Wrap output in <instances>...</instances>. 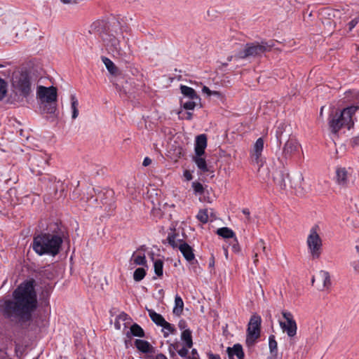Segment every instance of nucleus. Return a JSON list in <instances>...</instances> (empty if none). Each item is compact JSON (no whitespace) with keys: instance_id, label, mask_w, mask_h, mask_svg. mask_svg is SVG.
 <instances>
[{"instance_id":"nucleus-1","label":"nucleus","mask_w":359,"mask_h":359,"mask_svg":"<svg viewBox=\"0 0 359 359\" xmlns=\"http://www.w3.org/2000/svg\"><path fill=\"white\" fill-rule=\"evenodd\" d=\"M13 299L4 301L0 311L4 317L23 327L32 318L38 306L33 280L22 283L13 292Z\"/></svg>"},{"instance_id":"nucleus-2","label":"nucleus","mask_w":359,"mask_h":359,"mask_svg":"<svg viewBox=\"0 0 359 359\" xmlns=\"http://www.w3.org/2000/svg\"><path fill=\"white\" fill-rule=\"evenodd\" d=\"M93 27L100 37L108 53L114 57L119 58L127 62L130 57V50L128 45V39L125 42L124 47H121L120 41L114 35L117 34V30L121 31L122 27L118 20L106 22L104 20L97 21L93 24Z\"/></svg>"},{"instance_id":"nucleus-3","label":"nucleus","mask_w":359,"mask_h":359,"mask_svg":"<svg viewBox=\"0 0 359 359\" xmlns=\"http://www.w3.org/2000/svg\"><path fill=\"white\" fill-rule=\"evenodd\" d=\"M50 233H41L34 236L32 248L39 255H57L60 250L64 236L61 224L55 222L49 225Z\"/></svg>"},{"instance_id":"nucleus-4","label":"nucleus","mask_w":359,"mask_h":359,"mask_svg":"<svg viewBox=\"0 0 359 359\" xmlns=\"http://www.w3.org/2000/svg\"><path fill=\"white\" fill-rule=\"evenodd\" d=\"M358 109V106H350L341 111L331 112L328 117V124L332 133L336 134L342 128L351 129L354 123L353 115Z\"/></svg>"},{"instance_id":"nucleus-5","label":"nucleus","mask_w":359,"mask_h":359,"mask_svg":"<svg viewBox=\"0 0 359 359\" xmlns=\"http://www.w3.org/2000/svg\"><path fill=\"white\" fill-rule=\"evenodd\" d=\"M274 45L273 41L248 43L242 50L235 55V58L244 60L261 57L264 53L271 51Z\"/></svg>"},{"instance_id":"nucleus-6","label":"nucleus","mask_w":359,"mask_h":359,"mask_svg":"<svg viewBox=\"0 0 359 359\" xmlns=\"http://www.w3.org/2000/svg\"><path fill=\"white\" fill-rule=\"evenodd\" d=\"M13 88L15 94L27 98L32 93V76L27 72H22L13 79Z\"/></svg>"},{"instance_id":"nucleus-7","label":"nucleus","mask_w":359,"mask_h":359,"mask_svg":"<svg viewBox=\"0 0 359 359\" xmlns=\"http://www.w3.org/2000/svg\"><path fill=\"white\" fill-rule=\"evenodd\" d=\"M306 243L312 259H319L323 251V242L317 232V226L312 227L310 230Z\"/></svg>"},{"instance_id":"nucleus-8","label":"nucleus","mask_w":359,"mask_h":359,"mask_svg":"<svg viewBox=\"0 0 359 359\" xmlns=\"http://www.w3.org/2000/svg\"><path fill=\"white\" fill-rule=\"evenodd\" d=\"M261 324V316L256 313L253 314L250 319L247 329L245 342L248 346L253 345L255 341L260 337Z\"/></svg>"},{"instance_id":"nucleus-9","label":"nucleus","mask_w":359,"mask_h":359,"mask_svg":"<svg viewBox=\"0 0 359 359\" xmlns=\"http://www.w3.org/2000/svg\"><path fill=\"white\" fill-rule=\"evenodd\" d=\"M299 144L294 138L289 137L286 142L284 144L281 154L278 156V160L283 165L287 163L298 152Z\"/></svg>"},{"instance_id":"nucleus-10","label":"nucleus","mask_w":359,"mask_h":359,"mask_svg":"<svg viewBox=\"0 0 359 359\" xmlns=\"http://www.w3.org/2000/svg\"><path fill=\"white\" fill-rule=\"evenodd\" d=\"M282 315L285 318V322L280 321V327L283 332H285L290 339H292L297 334V323L294 319L293 315L291 312L287 311H283Z\"/></svg>"},{"instance_id":"nucleus-11","label":"nucleus","mask_w":359,"mask_h":359,"mask_svg":"<svg viewBox=\"0 0 359 359\" xmlns=\"http://www.w3.org/2000/svg\"><path fill=\"white\" fill-rule=\"evenodd\" d=\"M33 172L42 173L48 163V158L46 154H36L29 159Z\"/></svg>"},{"instance_id":"nucleus-12","label":"nucleus","mask_w":359,"mask_h":359,"mask_svg":"<svg viewBox=\"0 0 359 359\" xmlns=\"http://www.w3.org/2000/svg\"><path fill=\"white\" fill-rule=\"evenodd\" d=\"M37 95L41 102H57V88L54 86H39L37 88Z\"/></svg>"},{"instance_id":"nucleus-13","label":"nucleus","mask_w":359,"mask_h":359,"mask_svg":"<svg viewBox=\"0 0 359 359\" xmlns=\"http://www.w3.org/2000/svg\"><path fill=\"white\" fill-rule=\"evenodd\" d=\"M93 190L95 194H97L103 205H111L114 203V192L112 189L93 188Z\"/></svg>"},{"instance_id":"nucleus-14","label":"nucleus","mask_w":359,"mask_h":359,"mask_svg":"<svg viewBox=\"0 0 359 359\" xmlns=\"http://www.w3.org/2000/svg\"><path fill=\"white\" fill-rule=\"evenodd\" d=\"M273 179L276 185L280 189H285L287 187L286 180L289 179V173L283 168L282 170H276L273 174Z\"/></svg>"},{"instance_id":"nucleus-15","label":"nucleus","mask_w":359,"mask_h":359,"mask_svg":"<svg viewBox=\"0 0 359 359\" xmlns=\"http://www.w3.org/2000/svg\"><path fill=\"white\" fill-rule=\"evenodd\" d=\"M180 242L178 249L180 250L183 257L187 262H192L195 259L193 248L184 241L178 240Z\"/></svg>"},{"instance_id":"nucleus-16","label":"nucleus","mask_w":359,"mask_h":359,"mask_svg":"<svg viewBox=\"0 0 359 359\" xmlns=\"http://www.w3.org/2000/svg\"><path fill=\"white\" fill-rule=\"evenodd\" d=\"M207 147V136L205 134L199 135L196 138L194 151L197 156H203Z\"/></svg>"},{"instance_id":"nucleus-17","label":"nucleus","mask_w":359,"mask_h":359,"mask_svg":"<svg viewBox=\"0 0 359 359\" xmlns=\"http://www.w3.org/2000/svg\"><path fill=\"white\" fill-rule=\"evenodd\" d=\"M226 352L229 359H233L234 356H236L238 359H245L243 346L240 344H236L233 347H228Z\"/></svg>"},{"instance_id":"nucleus-18","label":"nucleus","mask_w":359,"mask_h":359,"mask_svg":"<svg viewBox=\"0 0 359 359\" xmlns=\"http://www.w3.org/2000/svg\"><path fill=\"white\" fill-rule=\"evenodd\" d=\"M41 111L43 114H50L52 117H56L57 102H41Z\"/></svg>"},{"instance_id":"nucleus-19","label":"nucleus","mask_w":359,"mask_h":359,"mask_svg":"<svg viewBox=\"0 0 359 359\" xmlns=\"http://www.w3.org/2000/svg\"><path fill=\"white\" fill-rule=\"evenodd\" d=\"M263 149H264V140L262 137H259L256 140V142L254 144L253 151L252 154V158L256 163L259 162V159L262 155Z\"/></svg>"},{"instance_id":"nucleus-20","label":"nucleus","mask_w":359,"mask_h":359,"mask_svg":"<svg viewBox=\"0 0 359 359\" xmlns=\"http://www.w3.org/2000/svg\"><path fill=\"white\" fill-rule=\"evenodd\" d=\"M269 348L270 355L267 359H277L278 358V343L273 334L269 337Z\"/></svg>"},{"instance_id":"nucleus-21","label":"nucleus","mask_w":359,"mask_h":359,"mask_svg":"<svg viewBox=\"0 0 359 359\" xmlns=\"http://www.w3.org/2000/svg\"><path fill=\"white\" fill-rule=\"evenodd\" d=\"M348 172L346 168H337L336 170L337 182L340 185H346L348 182Z\"/></svg>"},{"instance_id":"nucleus-22","label":"nucleus","mask_w":359,"mask_h":359,"mask_svg":"<svg viewBox=\"0 0 359 359\" xmlns=\"http://www.w3.org/2000/svg\"><path fill=\"white\" fill-rule=\"evenodd\" d=\"M180 90L184 97H187L189 100H197L198 102L201 100L200 96L196 93V90L191 87L181 85Z\"/></svg>"},{"instance_id":"nucleus-23","label":"nucleus","mask_w":359,"mask_h":359,"mask_svg":"<svg viewBox=\"0 0 359 359\" xmlns=\"http://www.w3.org/2000/svg\"><path fill=\"white\" fill-rule=\"evenodd\" d=\"M286 128H287V125L283 122L280 123L276 128V137L278 146H280V144L282 143V140L284 137L290 136V134L289 133H287L285 135H284V134L286 133Z\"/></svg>"},{"instance_id":"nucleus-24","label":"nucleus","mask_w":359,"mask_h":359,"mask_svg":"<svg viewBox=\"0 0 359 359\" xmlns=\"http://www.w3.org/2000/svg\"><path fill=\"white\" fill-rule=\"evenodd\" d=\"M135 345L136 348L143 353H150L152 352L153 347L147 341L136 339L135 341Z\"/></svg>"},{"instance_id":"nucleus-25","label":"nucleus","mask_w":359,"mask_h":359,"mask_svg":"<svg viewBox=\"0 0 359 359\" xmlns=\"http://www.w3.org/2000/svg\"><path fill=\"white\" fill-rule=\"evenodd\" d=\"M192 161L196 163L197 168L201 170V172L203 173L209 172V168L205 158H203V156H197L195 154V156L192 157Z\"/></svg>"},{"instance_id":"nucleus-26","label":"nucleus","mask_w":359,"mask_h":359,"mask_svg":"<svg viewBox=\"0 0 359 359\" xmlns=\"http://www.w3.org/2000/svg\"><path fill=\"white\" fill-rule=\"evenodd\" d=\"M132 336L144 337V331L138 324L134 323L131 325L130 331L126 333V337L128 339H130Z\"/></svg>"},{"instance_id":"nucleus-27","label":"nucleus","mask_w":359,"mask_h":359,"mask_svg":"<svg viewBox=\"0 0 359 359\" xmlns=\"http://www.w3.org/2000/svg\"><path fill=\"white\" fill-rule=\"evenodd\" d=\"M102 61L104 64L106 68L109 72V73L112 75H117L119 73V70L118 67L115 65V64L108 57H102Z\"/></svg>"},{"instance_id":"nucleus-28","label":"nucleus","mask_w":359,"mask_h":359,"mask_svg":"<svg viewBox=\"0 0 359 359\" xmlns=\"http://www.w3.org/2000/svg\"><path fill=\"white\" fill-rule=\"evenodd\" d=\"M181 339L184 342L185 346L187 348H191L193 346L191 331L189 329H186L182 331L181 334Z\"/></svg>"},{"instance_id":"nucleus-29","label":"nucleus","mask_w":359,"mask_h":359,"mask_svg":"<svg viewBox=\"0 0 359 359\" xmlns=\"http://www.w3.org/2000/svg\"><path fill=\"white\" fill-rule=\"evenodd\" d=\"M149 316L151 320L157 325L161 326L165 321L164 318L159 313H157L152 309H147Z\"/></svg>"},{"instance_id":"nucleus-30","label":"nucleus","mask_w":359,"mask_h":359,"mask_svg":"<svg viewBox=\"0 0 359 359\" xmlns=\"http://www.w3.org/2000/svg\"><path fill=\"white\" fill-rule=\"evenodd\" d=\"M319 276L323 280V288L320 289V290H323V289H329L332 285L330 276L328 271L321 270L319 272Z\"/></svg>"},{"instance_id":"nucleus-31","label":"nucleus","mask_w":359,"mask_h":359,"mask_svg":"<svg viewBox=\"0 0 359 359\" xmlns=\"http://www.w3.org/2000/svg\"><path fill=\"white\" fill-rule=\"evenodd\" d=\"M151 259L154 261V268L155 274L161 277L163 274V261L162 259L154 260V254L151 255Z\"/></svg>"},{"instance_id":"nucleus-32","label":"nucleus","mask_w":359,"mask_h":359,"mask_svg":"<svg viewBox=\"0 0 359 359\" xmlns=\"http://www.w3.org/2000/svg\"><path fill=\"white\" fill-rule=\"evenodd\" d=\"M184 308V302L182 299L178 296L176 295L175 298V306L173 308V313L176 316H180L182 313Z\"/></svg>"},{"instance_id":"nucleus-33","label":"nucleus","mask_w":359,"mask_h":359,"mask_svg":"<svg viewBox=\"0 0 359 359\" xmlns=\"http://www.w3.org/2000/svg\"><path fill=\"white\" fill-rule=\"evenodd\" d=\"M217 233L224 238H233L235 233L228 227H222L217 230Z\"/></svg>"},{"instance_id":"nucleus-34","label":"nucleus","mask_w":359,"mask_h":359,"mask_svg":"<svg viewBox=\"0 0 359 359\" xmlns=\"http://www.w3.org/2000/svg\"><path fill=\"white\" fill-rule=\"evenodd\" d=\"M179 236L178 233H176L175 232L169 233L167 237V241L168 243L172 248H178L180 242L178 240H180V238H177Z\"/></svg>"},{"instance_id":"nucleus-35","label":"nucleus","mask_w":359,"mask_h":359,"mask_svg":"<svg viewBox=\"0 0 359 359\" xmlns=\"http://www.w3.org/2000/svg\"><path fill=\"white\" fill-rule=\"evenodd\" d=\"M71 109L72 111V118L75 119L78 117L79 115V102L74 95H71Z\"/></svg>"},{"instance_id":"nucleus-36","label":"nucleus","mask_w":359,"mask_h":359,"mask_svg":"<svg viewBox=\"0 0 359 359\" xmlns=\"http://www.w3.org/2000/svg\"><path fill=\"white\" fill-rule=\"evenodd\" d=\"M197 100H184V97L180 98V106L186 110H193L196 106Z\"/></svg>"},{"instance_id":"nucleus-37","label":"nucleus","mask_w":359,"mask_h":359,"mask_svg":"<svg viewBox=\"0 0 359 359\" xmlns=\"http://www.w3.org/2000/svg\"><path fill=\"white\" fill-rule=\"evenodd\" d=\"M146 276V271L143 268H137L133 273V278L135 281H141Z\"/></svg>"},{"instance_id":"nucleus-38","label":"nucleus","mask_w":359,"mask_h":359,"mask_svg":"<svg viewBox=\"0 0 359 359\" xmlns=\"http://www.w3.org/2000/svg\"><path fill=\"white\" fill-rule=\"evenodd\" d=\"M196 218L203 224H206L208 222V210L206 209L200 210L196 215Z\"/></svg>"},{"instance_id":"nucleus-39","label":"nucleus","mask_w":359,"mask_h":359,"mask_svg":"<svg viewBox=\"0 0 359 359\" xmlns=\"http://www.w3.org/2000/svg\"><path fill=\"white\" fill-rule=\"evenodd\" d=\"M192 187L196 194L202 195L204 194V188L201 182L196 181L192 182Z\"/></svg>"},{"instance_id":"nucleus-40","label":"nucleus","mask_w":359,"mask_h":359,"mask_svg":"<svg viewBox=\"0 0 359 359\" xmlns=\"http://www.w3.org/2000/svg\"><path fill=\"white\" fill-rule=\"evenodd\" d=\"M117 318L120 321L125 322L123 324L125 327H127L126 323L131 320L130 317L125 312H121L119 315L117 316Z\"/></svg>"},{"instance_id":"nucleus-41","label":"nucleus","mask_w":359,"mask_h":359,"mask_svg":"<svg viewBox=\"0 0 359 359\" xmlns=\"http://www.w3.org/2000/svg\"><path fill=\"white\" fill-rule=\"evenodd\" d=\"M6 93V83L4 79H0V100H1Z\"/></svg>"},{"instance_id":"nucleus-42","label":"nucleus","mask_w":359,"mask_h":359,"mask_svg":"<svg viewBox=\"0 0 359 359\" xmlns=\"http://www.w3.org/2000/svg\"><path fill=\"white\" fill-rule=\"evenodd\" d=\"M134 262L137 265H142L144 266L147 264V260L144 255H137L134 259Z\"/></svg>"},{"instance_id":"nucleus-43","label":"nucleus","mask_w":359,"mask_h":359,"mask_svg":"<svg viewBox=\"0 0 359 359\" xmlns=\"http://www.w3.org/2000/svg\"><path fill=\"white\" fill-rule=\"evenodd\" d=\"M189 348H187L186 346V347H182L180 350H177V353H178L179 355L181 356L183 358L187 359V358H188L187 355H188V353H189Z\"/></svg>"},{"instance_id":"nucleus-44","label":"nucleus","mask_w":359,"mask_h":359,"mask_svg":"<svg viewBox=\"0 0 359 359\" xmlns=\"http://www.w3.org/2000/svg\"><path fill=\"white\" fill-rule=\"evenodd\" d=\"M161 327L168 330L170 333H174L176 331L174 326L170 323H168L166 320L163 323V325Z\"/></svg>"},{"instance_id":"nucleus-45","label":"nucleus","mask_w":359,"mask_h":359,"mask_svg":"<svg viewBox=\"0 0 359 359\" xmlns=\"http://www.w3.org/2000/svg\"><path fill=\"white\" fill-rule=\"evenodd\" d=\"M179 114H181V112H180ZM180 118L181 119L191 120L193 118V113L190 111H186L183 114L180 115Z\"/></svg>"},{"instance_id":"nucleus-46","label":"nucleus","mask_w":359,"mask_h":359,"mask_svg":"<svg viewBox=\"0 0 359 359\" xmlns=\"http://www.w3.org/2000/svg\"><path fill=\"white\" fill-rule=\"evenodd\" d=\"M231 249L234 252H238L240 251L239 245L236 236L233 238V243L231 245Z\"/></svg>"},{"instance_id":"nucleus-47","label":"nucleus","mask_w":359,"mask_h":359,"mask_svg":"<svg viewBox=\"0 0 359 359\" xmlns=\"http://www.w3.org/2000/svg\"><path fill=\"white\" fill-rule=\"evenodd\" d=\"M358 22H359V16L351 20L348 22L349 29L351 30L352 29H353L357 25V24Z\"/></svg>"},{"instance_id":"nucleus-48","label":"nucleus","mask_w":359,"mask_h":359,"mask_svg":"<svg viewBox=\"0 0 359 359\" xmlns=\"http://www.w3.org/2000/svg\"><path fill=\"white\" fill-rule=\"evenodd\" d=\"M351 145L353 147H358L359 146V135L355 136V137H353L352 139H351Z\"/></svg>"},{"instance_id":"nucleus-49","label":"nucleus","mask_w":359,"mask_h":359,"mask_svg":"<svg viewBox=\"0 0 359 359\" xmlns=\"http://www.w3.org/2000/svg\"><path fill=\"white\" fill-rule=\"evenodd\" d=\"M171 347H172L175 350L177 351L179 345H178V344H170V346H169V351H170V355L172 357H173L174 355H175V353L174 351H171Z\"/></svg>"},{"instance_id":"nucleus-50","label":"nucleus","mask_w":359,"mask_h":359,"mask_svg":"<svg viewBox=\"0 0 359 359\" xmlns=\"http://www.w3.org/2000/svg\"><path fill=\"white\" fill-rule=\"evenodd\" d=\"M199 358L198 351L196 348L191 350V356H188L187 359L190 358Z\"/></svg>"},{"instance_id":"nucleus-51","label":"nucleus","mask_w":359,"mask_h":359,"mask_svg":"<svg viewBox=\"0 0 359 359\" xmlns=\"http://www.w3.org/2000/svg\"><path fill=\"white\" fill-rule=\"evenodd\" d=\"M351 266L353 267L354 271L359 273V260L353 262Z\"/></svg>"},{"instance_id":"nucleus-52","label":"nucleus","mask_w":359,"mask_h":359,"mask_svg":"<svg viewBox=\"0 0 359 359\" xmlns=\"http://www.w3.org/2000/svg\"><path fill=\"white\" fill-rule=\"evenodd\" d=\"M263 246H265L264 241L262 239H260L257 243H256V249L259 250H261Z\"/></svg>"},{"instance_id":"nucleus-53","label":"nucleus","mask_w":359,"mask_h":359,"mask_svg":"<svg viewBox=\"0 0 359 359\" xmlns=\"http://www.w3.org/2000/svg\"><path fill=\"white\" fill-rule=\"evenodd\" d=\"M208 359H221L219 355L214 354L211 352L208 353Z\"/></svg>"},{"instance_id":"nucleus-54","label":"nucleus","mask_w":359,"mask_h":359,"mask_svg":"<svg viewBox=\"0 0 359 359\" xmlns=\"http://www.w3.org/2000/svg\"><path fill=\"white\" fill-rule=\"evenodd\" d=\"M178 327L180 330H186L187 323L184 320H181L178 323Z\"/></svg>"},{"instance_id":"nucleus-55","label":"nucleus","mask_w":359,"mask_h":359,"mask_svg":"<svg viewBox=\"0 0 359 359\" xmlns=\"http://www.w3.org/2000/svg\"><path fill=\"white\" fill-rule=\"evenodd\" d=\"M184 176L187 180L189 181L192 180V175L189 170H185L184 172Z\"/></svg>"},{"instance_id":"nucleus-56","label":"nucleus","mask_w":359,"mask_h":359,"mask_svg":"<svg viewBox=\"0 0 359 359\" xmlns=\"http://www.w3.org/2000/svg\"><path fill=\"white\" fill-rule=\"evenodd\" d=\"M151 163V159L149 157H145L144 158V161H143V163H142V165L145 167L149 165Z\"/></svg>"},{"instance_id":"nucleus-57","label":"nucleus","mask_w":359,"mask_h":359,"mask_svg":"<svg viewBox=\"0 0 359 359\" xmlns=\"http://www.w3.org/2000/svg\"><path fill=\"white\" fill-rule=\"evenodd\" d=\"M202 91L203 93H206L208 96L212 95V90H210V88L205 86L203 87Z\"/></svg>"},{"instance_id":"nucleus-58","label":"nucleus","mask_w":359,"mask_h":359,"mask_svg":"<svg viewBox=\"0 0 359 359\" xmlns=\"http://www.w3.org/2000/svg\"><path fill=\"white\" fill-rule=\"evenodd\" d=\"M242 212L247 217L248 220H250V212L249 209L243 208L242 210Z\"/></svg>"},{"instance_id":"nucleus-59","label":"nucleus","mask_w":359,"mask_h":359,"mask_svg":"<svg viewBox=\"0 0 359 359\" xmlns=\"http://www.w3.org/2000/svg\"><path fill=\"white\" fill-rule=\"evenodd\" d=\"M114 327L116 330H121V327L120 320H118L117 317L116 318V320H115Z\"/></svg>"},{"instance_id":"nucleus-60","label":"nucleus","mask_w":359,"mask_h":359,"mask_svg":"<svg viewBox=\"0 0 359 359\" xmlns=\"http://www.w3.org/2000/svg\"><path fill=\"white\" fill-rule=\"evenodd\" d=\"M60 1L65 4L76 3V0H60Z\"/></svg>"},{"instance_id":"nucleus-61","label":"nucleus","mask_w":359,"mask_h":359,"mask_svg":"<svg viewBox=\"0 0 359 359\" xmlns=\"http://www.w3.org/2000/svg\"><path fill=\"white\" fill-rule=\"evenodd\" d=\"M156 359H168V358L164 354L158 353L156 355Z\"/></svg>"},{"instance_id":"nucleus-62","label":"nucleus","mask_w":359,"mask_h":359,"mask_svg":"<svg viewBox=\"0 0 359 359\" xmlns=\"http://www.w3.org/2000/svg\"><path fill=\"white\" fill-rule=\"evenodd\" d=\"M212 95L219 97L221 95V93L219 91L212 90Z\"/></svg>"},{"instance_id":"nucleus-63","label":"nucleus","mask_w":359,"mask_h":359,"mask_svg":"<svg viewBox=\"0 0 359 359\" xmlns=\"http://www.w3.org/2000/svg\"><path fill=\"white\" fill-rule=\"evenodd\" d=\"M261 250H262V251L263 252V253L264 254V255H265L266 257H268V252H267V250H266V246H263V248H262Z\"/></svg>"},{"instance_id":"nucleus-64","label":"nucleus","mask_w":359,"mask_h":359,"mask_svg":"<svg viewBox=\"0 0 359 359\" xmlns=\"http://www.w3.org/2000/svg\"><path fill=\"white\" fill-rule=\"evenodd\" d=\"M257 256H258V253H257V252H255V259H254V263H255V264H257V262H258Z\"/></svg>"}]
</instances>
